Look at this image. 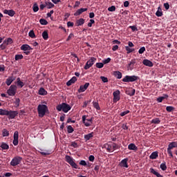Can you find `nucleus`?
I'll list each match as a JSON object with an SVG mask.
<instances>
[{
	"instance_id": "1",
	"label": "nucleus",
	"mask_w": 177,
	"mask_h": 177,
	"mask_svg": "<svg viewBox=\"0 0 177 177\" xmlns=\"http://www.w3.org/2000/svg\"><path fill=\"white\" fill-rule=\"evenodd\" d=\"M49 111V109H48V106L46 104H39L37 106V113L39 115V117H44L46 113Z\"/></svg>"
},
{
	"instance_id": "2",
	"label": "nucleus",
	"mask_w": 177,
	"mask_h": 177,
	"mask_svg": "<svg viewBox=\"0 0 177 177\" xmlns=\"http://www.w3.org/2000/svg\"><path fill=\"white\" fill-rule=\"evenodd\" d=\"M57 111H63L64 113H68L71 110V106L67 103H62L56 106Z\"/></svg>"
},
{
	"instance_id": "3",
	"label": "nucleus",
	"mask_w": 177,
	"mask_h": 177,
	"mask_svg": "<svg viewBox=\"0 0 177 177\" xmlns=\"http://www.w3.org/2000/svg\"><path fill=\"white\" fill-rule=\"evenodd\" d=\"M139 77L136 75H126L122 80V82H135V81H138Z\"/></svg>"
},
{
	"instance_id": "4",
	"label": "nucleus",
	"mask_w": 177,
	"mask_h": 177,
	"mask_svg": "<svg viewBox=\"0 0 177 177\" xmlns=\"http://www.w3.org/2000/svg\"><path fill=\"white\" fill-rule=\"evenodd\" d=\"M65 159L66 162H68L72 168H75V169H78V165H77V163H75V162H74V160H73V158H71V156L66 155L65 156Z\"/></svg>"
},
{
	"instance_id": "5",
	"label": "nucleus",
	"mask_w": 177,
	"mask_h": 177,
	"mask_svg": "<svg viewBox=\"0 0 177 177\" xmlns=\"http://www.w3.org/2000/svg\"><path fill=\"white\" fill-rule=\"evenodd\" d=\"M16 92H17V86L15 84L11 85L7 91V93L9 96H15Z\"/></svg>"
},
{
	"instance_id": "6",
	"label": "nucleus",
	"mask_w": 177,
	"mask_h": 177,
	"mask_svg": "<svg viewBox=\"0 0 177 177\" xmlns=\"http://www.w3.org/2000/svg\"><path fill=\"white\" fill-rule=\"evenodd\" d=\"M95 62H96V58L93 57H91V59L88 61H87V62L86 63L84 67V70H89V68H91V67H92L93 64H95Z\"/></svg>"
},
{
	"instance_id": "7",
	"label": "nucleus",
	"mask_w": 177,
	"mask_h": 177,
	"mask_svg": "<svg viewBox=\"0 0 177 177\" xmlns=\"http://www.w3.org/2000/svg\"><path fill=\"white\" fill-rule=\"evenodd\" d=\"M23 160V158L20 156H15L10 162V165L12 167H16L21 162V160Z\"/></svg>"
},
{
	"instance_id": "8",
	"label": "nucleus",
	"mask_w": 177,
	"mask_h": 177,
	"mask_svg": "<svg viewBox=\"0 0 177 177\" xmlns=\"http://www.w3.org/2000/svg\"><path fill=\"white\" fill-rule=\"evenodd\" d=\"M19 115V112L17 111H8V114L7 115L8 116L9 120H13L17 117Z\"/></svg>"
},
{
	"instance_id": "9",
	"label": "nucleus",
	"mask_w": 177,
	"mask_h": 177,
	"mask_svg": "<svg viewBox=\"0 0 177 177\" xmlns=\"http://www.w3.org/2000/svg\"><path fill=\"white\" fill-rule=\"evenodd\" d=\"M120 99V90H117L113 92V103H117Z\"/></svg>"
},
{
	"instance_id": "10",
	"label": "nucleus",
	"mask_w": 177,
	"mask_h": 177,
	"mask_svg": "<svg viewBox=\"0 0 177 177\" xmlns=\"http://www.w3.org/2000/svg\"><path fill=\"white\" fill-rule=\"evenodd\" d=\"M13 138H14V140L12 143L14 146H17V145H19V131H15Z\"/></svg>"
},
{
	"instance_id": "11",
	"label": "nucleus",
	"mask_w": 177,
	"mask_h": 177,
	"mask_svg": "<svg viewBox=\"0 0 177 177\" xmlns=\"http://www.w3.org/2000/svg\"><path fill=\"white\" fill-rule=\"evenodd\" d=\"M89 82H86L85 83L84 85H81L80 86V88L78 89V92L79 93H82V92H85L86 89H88V88L89 87Z\"/></svg>"
},
{
	"instance_id": "12",
	"label": "nucleus",
	"mask_w": 177,
	"mask_h": 177,
	"mask_svg": "<svg viewBox=\"0 0 177 177\" xmlns=\"http://www.w3.org/2000/svg\"><path fill=\"white\" fill-rule=\"evenodd\" d=\"M15 80H16V77L12 75L11 76H10L8 78L6 79V85H8V86H10L12 82H13V81H15Z\"/></svg>"
},
{
	"instance_id": "13",
	"label": "nucleus",
	"mask_w": 177,
	"mask_h": 177,
	"mask_svg": "<svg viewBox=\"0 0 177 177\" xmlns=\"http://www.w3.org/2000/svg\"><path fill=\"white\" fill-rule=\"evenodd\" d=\"M120 166L122 168H128V158H124L121 160Z\"/></svg>"
},
{
	"instance_id": "14",
	"label": "nucleus",
	"mask_w": 177,
	"mask_h": 177,
	"mask_svg": "<svg viewBox=\"0 0 177 177\" xmlns=\"http://www.w3.org/2000/svg\"><path fill=\"white\" fill-rule=\"evenodd\" d=\"M3 13L4 15H8L10 17H13L16 15V12L13 10H4Z\"/></svg>"
},
{
	"instance_id": "15",
	"label": "nucleus",
	"mask_w": 177,
	"mask_h": 177,
	"mask_svg": "<svg viewBox=\"0 0 177 177\" xmlns=\"http://www.w3.org/2000/svg\"><path fill=\"white\" fill-rule=\"evenodd\" d=\"M142 64L144 66H147V67H153V66H154L153 62L149 59H144Z\"/></svg>"
},
{
	"instance_id": "16",
	"label": "nucleus",
	"mask_w": 177,
	"mask_h": 177,
	"mask_svg": "<svg viewBox=\"0 0 177 177\" xmlns=\"http://www.w3.org/2000/svg\"><path fill=\"white\" fill-rule=\"evenodd\" d=\"M21 50H24V52H26L28 50H32V48L28 45V44H23L21 48Z\"/></svg>"
},
{
	"instance_id": "17",
	"label": "nucleus",
	"mask_w": 177,
	"mask_h": 177,
	"mask_svg": "<svg viewBox=\"0 0 177 177\" xmlns=\"http://www.w3.org/2000/svg\"><path fill=\"white\" fill-rule=\"evenodd\" d=\"M88 8H80L74 13V16H80V15H82L84 12H86Z\"/></svg>"
},
{
	"instance_id": "18",
	"label": "nucleus",
	"mask_w": 177,
	"mask_h": 177,
	"mask_svg": "<svg viewBox=\"0 0 177 177\" xmlns=\"http://www.w3.org/2000/svg\"><path fill=\"white\" fill-rule=\"evenodd\" d=\"M76 81H77V77L73 76L69 81L66 82L67 86H71L73 84H75Z\"/></svg>"
},
{
	"instance_id": "19",
	"label": "nucleus",
	"mask_w": 177,
	"mask_h": 177,
	"mask_svg": "<svg viewBox=\"0 0 177 177\" xmlns=\"http://www.w3.org/2000/svg\"><path fill=\"white\" fill-rule=\"evenodd\" d=\"M104 147L107 150V151H109V153H111V151H113L111 142L105 144Z\"/></svg>"
},
{
	"instance_id": "20",
	"label": "nucleus",
	"mask_w": 177,
	"mask_h": 177,
	"mask_svg": "<svg viewBox=\"0 0 177 177\" xmlns=\"http://www.w3.org/2000/svg\"><path fill=\"white\" fill-rule=\"evenodd\" d=\"M38 93L41 96H46V95H48V91H46V90H45L44 87H41L39 90Z\"/></svg>"
},
{
	"instance_id": "21",
	"label": "nucleus",
	"mask_w": 177,
	"mask_h": 177,
	"mask_svg": "<svg viewBox=\"0 0 177 177\" xmlns=\"http://www.w3.org/2000/svg\"><path fill=\"white\" fill-rule=\"evenodd\" d=\"M113 75L118 80H121L122 78V73L120 71H114Z\"/></svg>"
},
{
	"instance_id": "22",
	"label": "nucleus",
	"mask_w": 177,
	"mask_h": 177,
	"mask_svg": "<svg viewBox=\"0 0 177 177\" xmlns=\"http://www.w3.org/2000/svg\"><path fill=\"white\" fill-rule=\"evenodd\" d=\"M16 84L18 88H23V86H24V82H21L20 77H17Z\"/></svg>"
},
{
	"instance_id": "23",
	"label": "nucleus",
	"mask_w": 177,
	"mask_h": 177,
	"mask_svg": "<svg viewBox=\"0 0 177 177\" xmlns=\"http://www.w3.org/2000/svg\"><path fill=\"white\" fill-rule=\"evenodd\" d=\"M92 138H93V132L84 135V140H86V142H88V140H91Z\"/></svg>"
},
{
	"instance_id": "24",
	"label": "nucleus",
	"mask_w": 177,
	"mask_h": 177,
	"mask_svg": "<svg viewBox=\"0 0 177 177\" xmlns=\"http://www.w3.org/2000/svg\"><path fill=\"white\" fill-rule=\"evenodd\" d=\"M175 147H177V142H172L169 144L167 149H169V150H171Z\"/></svg>"
},
{
	"instance_id": "25",
	"label": "nucleus",
	"mask_w": 177,
	"mask_h": 177,
	"mask_svg": "<svg viewBox=\"0 0 177 177\" xmlns=\"http://www.w3.org/2000/svg\"><path fill=\"white\" fill-rule=\"evenodd\" d=\"M129 150H134L135 151H138V147L133 143H131L128 145Z\"/></svg>"
},
{
	"instance_id": "26",
	"label": "nucleus",
	"mask_w": 177,
	"mask_h": 177,
	"mask_svg": "<svg viewBox=\"0 0 177 177\" xmlns=\"http://www.w3.org/2000/svg\"><path fill=\"white\" fill-rule=\"evenodd\" d=\"M3 42L8 46V45H12V44H13V39L10 37H8L5 39Z\"/></svg>"
},
{
	"instance_id": "27",
	"label": "nucleus",
	"mask_w": 177,
	"mask_h": 177,
	"mask_svg": "<svg viewBox=\"0 0 177 177\" xmlns=\"http://www.w3.org/2000/svg\"><path fill=\"white\" fill-rule=\"evenodd\" d=\"M136 92V90L135 88H133L131 90H128L126 91L127 95L129 96H135V93Z\"/></svg>"
},
{
	"instance_id": "28",
	"label": "nucleus",
	"mask_w": 177,
	"mask_h": 177,
	"mask_svg": "<svg viewBox=\"0 0 177 177\" xmlns=\"http://www.w3.org/2000/svg\"><path fill=\"white\" fill-rule=\"evenodd\" d=\"M41 37L45 41H48V39L49 38L48 30H44L41 34Z\"/></svg>"
},
{
	"instance_id": "29",
	"label": "nucleus",
	"mask_w": 177,
	"mask_h": 177,
	"mask_svg": "<svg viewBox=\"0 0 177 177\" xmlns=\"http://www.w3.org/2000/svg\"><path fill=\"white\" fill-rule=\"evenodd\" d=\"M45 3L47 9H52V8H55V4L50 1H46Z\"/></svg>"
},
{
	"instance_id": "30",
	"label": "nucleus",
	"mask_w": 177,
	"mask_h": 177,
	"mask_svg": "<svg viewBox=\"0 0 177 177\" xmlns=\"http://www.w3.org/2000/svg\"><path fill=\"white\" fill-rule=\"evenodd\" d=\"M156 16H157V17H161V16H162V9H161L160 6L158 8V10L156 12Z\"/></svg>"
},
{
	"instance_id": "31",
	"label": "nucleus",
	"mask_w": 177,
	"mask_h": 177,
	"mask_svg": "<svg viewBox=\"0 0 177 177\" xmlns=\"http://www.w3.org/2000/svg\"><path fill=\"white\" fill-rule=\"evenodd\" d=\"M82 122L83 124H84L85 127H91V123L86 122V115H83L82 118Z\"/></svg>"
},
{
	"instance_id": "32",
	"label": "nucleus",
	"mask_w": 177,
	"mask_h": 177,
	"mask_svg": "<svg viewBox=\"0 0 177 177\" xmlns=\"http://www.w3.org/2000/svg\"><path fill=\"white\" fill-rule=\"evenodd\" d=\"M150 172H151V174L156 175V176H157V177H164V176H162V175L160 174V173L156 171V170H154V169H153V168L150 169Z\"/></svg>"
},
{
	"instance_id": "33",
	"label": "nucleus",
	"mask_w": 177,
	"mask_h": 177,
	"mask_svg": "<svg viewBox=\"0 0 177 177\" xmlns=\"http://www.w3.org/2000/svg\"><path fill=\"white\" fill-rule=\"evenodd\" d=\"M85 23V19L80 18L79 20L76 21L77 27H80V26H82Z\"/></svg>"
},
{
	"instance_id": "34",
	"label": "nucleus",
	"mask_w": 177,
	"mask_h": 177,
	"mask_svg": "<svg viewBox=\"0 0 177 177\" xmlns=\"http://www.w3.org/2000/svg\"><path fill=\"white\" fill-rule=\"evenodd\" d=\"M157 157H158V152L157 151H155V152H153L149 158H151V160H156V158H157Z\"/></svg>"
},
{
	"instance_id": "35",
	"label": "nucleus",
	"mask_w": 177,
	"mask_h": 177,
	"mask_svg": "<svg viewBox=\"0 0 177 177\" xmlns=\"http://www.w3.org/2000/svg\"><path fill=\"white\" fill-rule=\"evenodd\" d=\"M8 114H9V111L0 109V115H8Z\"/></svg>"
},
{
	"instance_id": "36",
	"label": "nucleus",
	"mask_w": 177,
	"mask_h": 177,
	"mask_svg": "<svg viewBox=\"0 0 177 177\" xmlns=\"http://www.w3.org/2000/svg\"><path fill=\"white\" fill-rule=\"evenodd\" d=\"M0 147H1L3 150H9V145L5 142L1 143Z\"/></svg>"
},
{
	"instance_id": "37",
	"label": "nucleus",
	"mask_w": 177,
	"mask_h": 177,
	"mask_svg": "<svg viewBox=\"0 0 177 177\" xmlns=\"http://www.w3.org/2000/svg\"><path fill=\"white\" fill-rule=\"evenodd\" d=\"M166 111L167 113H172V111H175V107L172 106H168L166 107Z\"/></svg>"
},
{
	"instance_id": "38",
	"label": "nucleus",
	"mask_w": 177,
	"mask_h": 177,
	"mask_svg": "<svg viewBox=\"0 0 177 177\" xmlns=\"http://www.w3.org/2000/svg\"><path fill=\"white\" fill-rule=\"evenodd\" d=\"M93 106L94 109L97 110H100V106H99V102L93 101Z\"/></svg>"
},
{
	"instance_id": "39",
	"label": "nucleus",
	"mask_w": 177,
	"mask_h": 177,
	"mask_svg": "<svg viewBox=\"0 0 177 177\" xmlns=\"http://www.w3.org/2000/svg\"><path fill=\"white\" fill-rule=\"evenodd\" d=\"M125 49L127 50V53L128 55H129V53H132V52H134L135 51V49L134 48H129V46H125Z\"/></svg>"
},
{
	"instance_id": "40",
	"label": "nucleus",
	"mask_w": 177,
	"mask_h": 177,
	"mask_svg": "<svg viewBox=\"0 0 177 177\" xmlns=\"http://www.w3.org/2000/svg\"><path fill=\"white\" fill-rule=\"evenodd\" d=\"M111 146H112V151H114V150H117L120 149V147H118V145L114 143V142H111Z\"/></svg>"
},
{
	"instance_id": "41",
	"label": "nucleus",
	"mask_w": 177,
	"mask_h": 177,
	"mask_svg": "<svg viewBox=\"0 0 177 177\" xmlns=\"http://www.w3.org/2000/svg\"><path fill=\"white\" fill-rule=\"evenodd\" d=\"M68 133H73L74 132V128L71 125L67 126Z\"/></svg>"
},
{
	"instance_id": "42",
	"label": "nucleus",
	"mask_w": 177,
	"mask_h": 177,
	"mask_svg": "<svg viewBox=\"0 0 177 177\" xmlns=\"http://www.w3.org/2000/svg\"><path fill=\"white\" fill-rule=\"evenodd\" d=\"M39 23H40V24H41V26H47L48 21H46V19H40Z\"/></svg>"
},
{
	"instance_id": "43",
	"label": "nucleus",
	"mask_w": 177,
	"mask_h": 177,
	"mask_svg": "<svg viewBox=\"0 0 177 177\" xmlns=\"http://www.w3.org/2000/svg\"><path fill=\"white\" fill-rule=\"evenodd\" d=\"M33 12H37L39 10V7H38V4L37 3L33 4L32 6Z\"/></svg>"
},
{
	"instance_id": "44",
	"label": "nucleus",
	"mask_w": 177,
	"mask_h": 177,
	"mask_svg": "<svg viewBox=\"0 0 177 177\" xmlns=\"http://www.w3.org/2000/svg\"><path fill=\"white\" fill-rule=\"evenodd\" d=\"M160 167L162 169V171H167V165L165 162L161 163Z\"/></svg>"
},
{
	"instance_id": "45",
	"label": "nucleus",
	"mask_w": 177,
	"mask_h": 177,
	"mask_svg": "<svg viewBox=\"0 0 177 177\" xmlns=\"http://www.w3.org/2000/svg\"><path fill=\"white\" fill-rule=\"evenodd\" d=\"M14 104H15V107H19L20 106V98H16Z\"/></svg>"
},
{
	"instance_id": "46",
	"label": "nucleus",
	"mask_w": 177,
	"mask_h": 177,
	"mask_svg": "<svg viewBox=\"0 0 177 177\" xmlns=\"http://www.w3.org/2000/svg\"><path fill=\"white\" fill-rule=\"evenodd\" d=\"M2 135H3V138H5L6 136H9V131L6 129H4L3 130Z\"/></svg>"
},
{
	"instance_id": "47",
	"label": "nucleus",
	"mask_w": 177,
	"mask_h": 177,
	"mask_svg": "<svg viewBox=\"0 0 177 177\" xmlns=\"http://www.w3.org/2000/svg\"><path fill=\"white\" fill-rule=\"evenodd\" d=\"M145 52H146V48L145 46L141 47L138 50L140 55L145 53Z\"/></svg>"
},
{
	"instance_id": "48",
	"label": "nucleus",
	"mask_w": 177,
	"mask_h": 177,
	"mask_svg": "<svg viewBox=\"0 0 177 177\" xmlns=\"http://www.w3.org/2000/svg\"><path fill=\"white\" fill-rule=\"evenodd\" d=\"M95 66H96L97 68H103L104 64L102 63V62H97V63H96Z\"/></svg>"
},
{
	"instance_id": "49",
	"label": "nucleus",
	"mask_w": 177,
	"mask_h": 177,
	"mask_svg": "<svg viewBox=\"0 0 177 177\" xmlns=\"http://www.w3.org/2000/svg\"><path fill=\"white\" fill-rule=\"evenodd\" d=\"M160 122H161L160 118H155L151 120V124H160Z\"/></svg>"
},
{
	"instance_id": "50",
	"label": "nucleus",
	"mask_w": 177,
	"mask_h": 177,
	"mask_svg": "<svg viewBox=\"0 0 177 177\" xmlns=\"http://www.w3.org/2000/svg\"><path fill=\"white\" fill-rule=\"evenodd\" d=\"M8 46L6 44V43L4 41H3V44H1L0 45V48L1 49V50H5V49H6V47Z\"/></svg>"
},
{
	"instance_id": "51",
	"label": "nucleus",
	"mask_w": 177,
	"mask_h": 177,
	"mask_svg": "<svg viewBox=\"0 0 177 177\" xmlns=\"http://www.w3.org/2000/svg\"><path fill=\"white\" fill-rule=\"evenodd\" d=\"M23 55H16L15 57V59L16 61L17 60H21V59H23Z\"/></svg>"
},
{
	"instance_id": "52",
	"label": "nucleus",
	"mask_w": 177,
	"mask_h": 177,
	"mask_svg": "<svg viewBox=\"0 0 177 177\" xmlns=\"http://www.w3.org/2000/svg\"><path fill=\"white\" fill-rule=\"evenodd\" d=\"M28 35L30 37V38H35V33L34 32V30H30Z\"/></svg>"
},
{
	"instance_id": "53",
	"label": "nucleus",
	"mask_w": 177,
	"mask_h": 177,
	"mask_svg": "<svg viewBox=\"0 0 177 177\" xmlns=\"http://www.w3.org/2000/svg\"><path fill=\"white\" fill-rule=\"evenodd\" d=\"M110 62H111V58L108 57L107 59H104V60L102 61V63H103L104 64H107L108 63H110Z\"/></svg>"
},
{
	"instance_id": "54",
	"label": "nucleus",
	"mask_w": 177,
	"mask_h": 177,
	"mask_svg": "<svg viewBox=\"0 0 177 177\" xmlns=\"http://www.w3.org/2000/svg\"><path fill=\"white\" fill-rule=\"evenodd\" d=\"M41 156H49L50 154V151H45L44 152H40Z\"/></svg>"
},
{
	"instance_id": "55",
	"label": "nucleus",
	"mask_w": 177,
	"mask_h": 177,
	"mask_svg": "<svg viewBox=\"0 0 177 177\" xmlns=\"http://www.w3.org/2000/svg\"><path fill=\"white\" fill-rule=\"evenodd\" d=\"M109 12H115V6H112L108 8Z\"/></svg>"
},
{
	"instance_id": "56",
	"label": "nucleus",
	"mask_w": 177,
	"mask_h": 177,
	"mask_svg": "<svg viewBox=\"0 0 177 177\" xmlns=\"http://www.w3.org/2000/svg\"><path fill=\"white\" fill-rule=\"evenodd\" d=\"M100 80H102V82H109V79L104 76H101Z\"/></svg>"
},
{
	"instance_id": "57",
	"label": "nucleus",
	"mask_w": 177,
	"mask_h": 177,
	"mask_svg": "<svg viewBox=\"0 0 177 177\" xmlns=\"http://www.w3.org/2000/svg\"><path fill=\"white\" fill-rule=\"evenodd\" d=\"M127 114H129V110L120 113V117H124V115H127Z\"/></svg>"
},
{
	"instance_id": "58",
	"label": "nucleus",
	"mask_w": 177,
	"mask_h": 177,
	"mask_svg": "<svg viewBox=\"0 0 177 177\" xmlns=\"http://www.w3.org/2000/svg\"><path fill=\"white\" fill-rule=\"evenodd\" d=\"M93 24H95V20L90 19V22L88 23V27H92Z\"/></svg>"
},
{
	"instance_id": "59",
	"label": "nucleus",
	"mask_w": 177,
	"mask_h": 177,
	"mask_svg": "<svg viewBox=\"0 0 177 177\" xmlns=\"http://www.w3.org/2000/svg\"><path fill=\"white\" fill-rule=\"evenodd\" d=\"M80 165H82L83 167H86V165H88V164H86V162L85 160H81L79 162Z\"/></svg>"
},
{
	"instance_id": "60",
	"label": "nucleus",
	"mask_w": 177,
	"mask_h": 177,
	"mask_svg": "<svg viewBox=\"0 0 177 177\" xmlns=\"http://www.w3.org/2000/svg\"><path fill=\"white\" fill-rule=\"evenodd\" d=\"M136 63L135 60H131V62L129 64V67L133 68V64Z\"/></svg>"
},
{
	"instance_id": "61",
	"label": "nucleus",
	"mask_w": 177,
	"mask_h": 177,
	"mask_svg": "<svg viewBox=\"0 0 177 177\" xmlns=\"http://www.w3.org/2000/svg\"><path fill=\"white\" fill-rule=\"evenodd\" d=\"M72 38H74V34H73V33H71V34L68 35V38L66 39V41H70Z\"/></svg>"
},
{
	"instance_id": "62",
	"label": "nucleus",
	"mask_w": 177,
	"mask_h": 177,
	"mask_svg": "<svg viewBox=\"0 0 177 177\" xmlns=\"http://www.w3.org/2000/svg\"><path fill=\"white\" fill-rule=\"evenodd\" d=\"M88 160L89 161H91V162H93L95 161V156H93V155H91L89 157H88Z\"/></svg>"
},
{
	"instance_id": "63",
	"label": "nucleus",
	"mask_w": 177,
	"mask_h": 177,
	"mask_svg": "<svg viewBox=\"0 0 177 177\" xmlns=\"http://www.w3.org/2000/svg\"><path fill=\"white\" fill-rule=\"evenodd\" d=\"M163 6L166 9V10H168V9H169V3H165L163 4Z\"/></svg>"
},
{
	"instance_id": "64",
	"label": "nucleus",
	"mask_w": 177,
	"mask_h": 177,
	"mask_svg": "<svg viewBox=\"0 0 177 177\" xmlns=\"http://www.w3.org/2000/svg\"><path fill=\"white\" fill-rule=\"evenodd\" d=\"M9 176H12V173H9V172L6 173L4 174V176L3 177H9Z\"/></svg>"
}]
</instances>
